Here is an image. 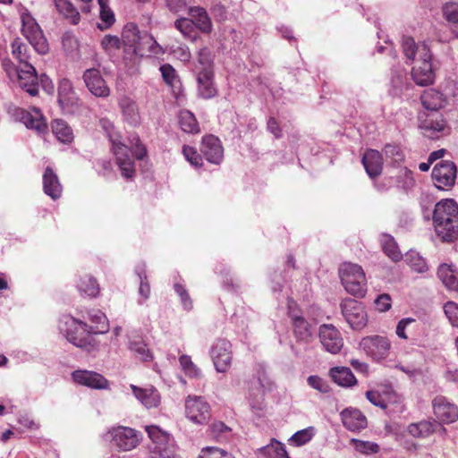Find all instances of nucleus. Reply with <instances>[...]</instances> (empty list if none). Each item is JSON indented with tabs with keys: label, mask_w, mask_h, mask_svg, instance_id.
I'll return each instance as SVG.
<instances>
[{
	"label": "nucleus",
	"mask_w": 458,
	"mask_h": 458,
	"mask_svg": "<svg viewBox=\"0 0 458 458\" xmlns=\"http://www.w3.org/2000/svg\"><path fill=\"white\" fill-rule=\"evenodd\" d=\"M179 362L187 376L196 378L201 376L200 369L192 362L189 355H182L179 358Z\"/></svg>",
	"instance_id": "nucleus-48"
},
{
	"label": "nucleus",
	"mask_w": 458,
	"mask_h": 458,
	"mask_svg": "<svg viewBox=\"0 0 458 458\" xmlns=\"http://www.w3.org/2000/svg\"><path fill=\"white\" fill-rule=\"evenodd\" d=\"M72 380L92 389H108L109 381L101 374L86 369H78L72 373Z\"/></svg>",
	"instance_id": "nucleus-19"
},
{
	"label": "nucleus",
	"mask_w": 458,
	"mask_h": 458,
	"mask_svg": "<svg viewBox=\"0 0 458 458\" xmlns=\"http://www.w3.org/2000/svg\"><path fill=\"white\" fill-rule=\"evenodd\" d=\"M444 312L450 323L458 327V304L454 301H447L444 306Z\"/></svg>",
	"instance_id": "nucleus-59"
},
{
	"label": "nucleus",
	"mask_w": 458,
	"mask_h": 458,
	"mask_svg": "<svg viewBox=\"0 0 458 458\" xmlns=\"http://www.w3.org/2000/svg\"><path fill=\"white\" fill-rule=\"evenodd\" d=\"M132 152L138 160H143L147 157V148L138 136H132L131 140Z\"/></svg>",
	"instance_id": "nucleus-63"
},
{
	"label": "nucleus",
	"mask_w": 458,
	"mask_h": 458,
	"mask_svg": "<svg viewBox=\"0 0 458 458\" xmlns=\"http://www.w3.org/2000/svg\"><path fill=\"white\" fill-rule=\"evenodd\" d=\"M339 276L345 291L358 298L367 293V280L363 268L351 262H344L339 268Z\"/></svg>",
	"instance_id": "nucleus-6"
},
{
	"label": "nucleus",
	"mask_w": 458,
	"mask_h": 458,
	"mask_svg": "<svg viewBox=\"0 0 458 458\" xmlns=\"http://www.w3.org/2000/svg\"><path fill=\"white\" fill-rule=\"evenodd\" d=\"M21 120L27 128L35 130L38 134L47 132V123L38 108L32 107L30 111L21 110Z\"/></svg>",
	"instance_id": "nucleus-23"
},
{
	"label": "nucleus",
	"mask_w": 458,
	"mask_h": 458,
	"mask_svg": "<svg viewBox=\"0 0 458 458\" xmlns=\"http://www.w3.org/2000/svg\"><path fill=\"white\" fill-rule=\"evenodd\" d=\"M101 47L106 51L120 49L123 47L122 38L117 36L106 35L101 40Z\"/></svg>",
	"instance_id": "nucleus-62"
},
{
	"label": "nucleus",
	"mask_w": 458,
	"mask_h": 458,
	"mask_svg": "<svg viewBox=\"0 0 458 458\" xmlns=\"http://www.w3.org/2000/svg\"><path fill=\"white\" fill-rule=\"evenodd\" d=\"M134 273L140 280L139 294L140 299L138 301L139 304H143L150 296V285L147 276V266L145 262H140L135 266Z\"/></svg>",
	"instance_id": "nucleus-31"
},
{
	"label": "nucleus",
	"mask_w": 458,
	"mask_h": 458,
	"mask_svg": "<svg viewBox=\"0 0 458 458\" xmlns=\"http://www.w3.org/2000/svg\"><path fill=\"white\" fill-rule=\"evenodd\" d=\"M437 277L448 291L458 292V269L454 265L440 264Z\"/></svg>",
	"instance_id": "nucleus-25"
},
{
	"label": "nucleus",
	"mask_w": 458,
	"mask_h": 458,
	"mask_svg": "<svg viewBox=\"0 0 458 458\" xmlns=\"http://www.w3.org/2000/svg\"><path fill=\"white\" fill-rule=\"evenodd\" d=\"M365 172H381L383 168L382 154L376 149H368L361 159Z\"/></svg>",
	"instance_id": "nucleus-33"
},
{
	"label": "nucleus",
	"mask_w": 458,
	"mask_h": 458,
	"mask_svg": "<svg viewBox=\"0 0 458 458\" xmlns=\"http://www.w3.org/2000/svg\"><path fill=\"white\" fill-rule=\"evenodd\" d=\"M30 47L20 38H15L12 43V53L13 56L20 62V65L30 63Z\"/></svg>",
	"instance_id": "nucleus-45"
},
{
	"label": "nucleus",
	"mask_w": 458,
	"mask_h": 458,
	"mask_svg": "<svg viewBox=\"0 0 458 458\" xmlns=\"http://www.w3.org/2000/svg\"><path fill=\"white\" fill-rule=\"evenodd\" d=\"M134 396L148 409L157 407L160 403L158 391L151 386L141 388L134 385L131 386Z\"/></svg>",
	"instance_id": "nucleus-26"
},
{
	"label": "nucleus",
	"mask_w": 458,
	"mask_h": 458,
	"mask_svg": "<svg viewBox=\"0 0 458 458\" xmlns=\"http://www.w3.org/2000/svg\"><path fill=\"white\" fill-rule=\"evenodd\" d=\"M118 105L125 121L133 125L140 123V116L139 108L132 98L123 96L119 99Z\"/></svg>",
	"instance_id": "nucleus-28"
},
{
	"label": "nucleus",
	"mask_w": 458,
	"mask_h": 458,
	"mask_svg": "<svg viewBox=\"0 0 458 458\" xmlns=\"http://www.w3.org/2000/svg\"><path fill=\"white\" fill-rule=\"evenodd\" d=\"M76 287L81 295L96 297L99 293L97 280L89 275H85L77 281Z\"/></svg>",
	"instance_id": "nucleus-36"
},
{
	"label": "nucleus",
	"mask_w": 458,
	"mask_h": 458,
	"mask_svg": "<svg viewBox=\"0 0 458 458\" xmlns=\"http://www.w3.org/2000/svg\"><path fill=\"white\" fill-rule=\"evenodd\" d=\"M100 7L99 18L101 23L98 24L100 30L109 29L115 21L114 12L108 6V0H98Z\"/></svg>",
	"instance_id": "nucleus-41"
},
{
	"label": "nucleus",
	"mask_w": 458,
	"mask_h": 458,
	"mask_svg": "<svg viewBox=\"0 0 458 458\" xmlns=\"http://www.w3.org/2000/svg\"><path fill=\"white\" fill-rule=\"evenodd\" d=\"M199 150L206 160L214 165L224 161V147L220 139L213 134L202 137Z\"/></svg>",
	"instance_id": "nucleus-16"
},
{
	"label": "nucleus",
	"mask_w": 458,
	"mask_h": 458,
	"mask_svg": "<svg viewBox=\"0 0 458 458\" xmlns=\"http://www.w3.org/2000/svg\"><path fill=\"white\" fill-rule=\"evenodd\" d=\"M432 221L437 235L445 242L458 239V204L445 199L435 205Z\"/></svg>",
	"instance_id": "nucleus-3"
},
{
	"label": "nucleus",
	"mask_w": 458,
	"mask_h": 458,
	"mask_svg": "<svg viewBox=\"0 0 458 458\" xmlns=\"http://www.w3.org/2000/svg\"><path fill=\"white\" fill-rule=\"evenodd\" d=\"M174 27L186 37L191 36L194 32V23L191 19L179 18L174 21Z\"/></svg>",
	"instance_id": "nucleus-56"
},
{
	"label": "nucleus",
	"mask_w": 458,
	"mask_h": 458,
	"mask_svg": "<svg viewBox=\"0 0 458 458\" xmlns=\"http://www.w3.org/2000/svg\"><path fill=\"white\" fill-rule=\"evenodd\" d=\"M257 383L259 384V394L256 396H253L251 393L250 394L249 404L251 411L254 413L259 414L265 408L264 394L267 386L264 383V378H262L260 376L258 377Z\"/></svg>",
	"instance_id": "nucleus-40"
},
{
	"label": "nucleus",
	"mask_w": 458,
	"mask_h": 458,
	"mask_svg": "<svg viewBox=\"0 0 458 458\" xmlns=\"http://www.w3.org/2000/svg\"><path fill=\"white\" fill-rule=\"evenodd\" d=\"M420 431L422 434V437H426L431 433L435 432L438 427H440V423L436 420H422L419 422Z\"/></svg>",
	"instance_id": "nucleus-64"
},
{
	"label": "nucleus",
	"mask_w": 458,
	"mask_h": 458,
	"mask_svg": "<svg viewBox=\"0 0 458 458\" xmlns=\"http://www.w3.org/2000/svg\"><path fill=\"white\" fill-rule=\"evenodd\" d=\"M189 14L191 16L194 27L202 33L209 34L212 31V21L206 9L200 6H192L189 8Z\"/></svg>",
	"instance_id": "nucleus-27"
},
{
	"label": "nucleus",
	"mask_w": 458,
	"mask_h": 458,
	"mask_svg": "<svg viewBox=\"0 0 458 458\" xmlns=\"http://www.w3.org/2000/svg\"><path fill=\"white\" fill-rule=\"evenodd\" d=\"M130 349L133 352L137 353L140 358L144 361L152 360V354L149 352L147 344L143 342H132L130 344Z\"/></svg>",
	"instance_id": "nucleus-55"
},
{
	"label": "nucleus",
	"mask_w": 458,
	"mask_h": 458,
	"mask_svg": "<svg viewBox=\"0 0 458 458\" xmlns=\"http://www.w3.org/2000/svg\"><path fill=\"white\" fill-rule=\"evenodd\" d=\"M210 356L217 372H226L232 364V344L226 339H217L212 345Z\"/></svg>",
	"instance_id": "nucleus-13"
},
{
	"label": "nucleus",
	"mask_w": 458,
	"mask_h": 458,
	"mask_svg": "<svg viewBox=\"0 0 458 458\" xmlns=\"http://www.w3.org/2000/svg\"><path fill=\"white\" fill-rule=\"evenodd\" d=\"M361 349L375 360H381L387 357L391 347L387 337L382 335H369L361 339Z\"/></svg>",
	"instance_id": "nucleus-15"
},
{
	"label": "nucleus",
	"mask_w": 458,
	"mask_h": 458,
	"mask_svg": "<svg viewBox=\"0 0 458 458\" xmlns=\"http://www.w3.org/2000/svg\"><path fill=\"white\" fill-rule=\"evenodd\" d=\"M422 106L432 112L425 119H420V127L424 131V134L428 138L435 139L438 137L439 132H444L446 129V122L437 111L443 108L446 104V98L443 93L435 89H428L420 96Z\"/></svg>",
	"instance_id": "nucleus-2"
},
{
	"label": "nucleus",
	"mask_w": 458,
	"mask_h": 458,
	"mask_svg": "<svg viewBox=\"0 0 458 458\" xmlns=\"http://www.w3.org/2000/svg\"><path fill=\"white\" fill-rule=\"evenodd\" d=\"M55 7L60 14L70 20L72 24H78L81 19L78 10L69 0H54Z\"/></svg>",
	"instance_id": "nucleus-37"
},
{
	"label": "nucleus",
	"mask_w": 458,
	"mask_h": 458,
	"mask_svg": "<svg viewBox=\"0 0 458 458\" xmlns=\"http://www.w3.org/2000/svg\"><path fill=\"white\" fill-rule=\"evenodd\" d=\"M319 339L325 350L333 354L338 353L344 346L341 334L333 325L320 326Z\"/></svg>",
	"instance_id": "nucleus-20"
},
{
	"label": "nucleus",
	"mask_w": 458,
	"mask_h": 458,
	"mask_svg": "<svg viewBox=\"0 0 458 458\" xmlns=\"http://www.w3.org/2000/svg\"><path fill=\"white\" fill-rule=\"evenodd\" d=\"M405 261L414 271L418 273H424L428 269L425 259L421 257L417 251H408L405 254Z\"/></svg>",
	"instance_id": "nucleus-43"
},
{
	"label": "nucleus",
	"mask_w": 458,
	"mask_h": 458,
	"mask_svg": "<svg viewBox=\"0 0 458 458\" xmlns=\"http://www.w3.org/2000/svg\"><path fill=\"white\" fill-rule=\"evenodd\" d=\"M345 321L353 330H360L367 325V314L361 302L347 298L340 303Z\"/></svg>",
	"instance_id": "nucleus-11"
},
{
	"label": "nucleus",
	"mask_w": 458,
	"mask_h": 458,
	"mask_svg": "<svg viewBox=\"0 0 458 458\" xmlns=\"http://www.w3.org/2000/svg\"><path fill=\"white\" fill-rule=\"evenodd\" d=\"M307 381L310 386L319 391L322 394H327L330 391L329 385L318 376H310Z\"/></svg>",
	"instance_id": "nucleus-61"
},
{
	"label": "nucleus",
	"mask_w": 458,
	"mask_h": 458,
	"mask_svg": "<svg viewBox=\"0 0 458 458\" xmlns=\"http://www.w3.org/2000/svg\"><path fill=\"white\" fill-rule=\"evenodd\" d=\"M43 190L52 199L61 197L63 186L56 174H43Z\"/></svg>",
	"instance_id": "nucleus-32"
},
{
	"label": "nucleus",
	"mask_w": 458,
	"mask_h": 458,
	"mask_svg": "<svg viewBox=\"0 0 458 458\" xmlns=\"http://www.w3.org/2000/svg\"><path fill=\"white\" fill-rule=\"evenodd\" d=\"M57 92V101L63 110L69 111L70 108L77 105L78 97L70 80L66 78L62 79L59 81Z\"/></svg>",
	"instance_id": "nucleus-24"
},
{
	"label": "nucleus",
	"mask_w": 458,
	"mask_h": 458,
	"mask_svg": "<svg viewBox=\"0 0 458 458\" xmlns=\"http://www.w3.org/2000/svg\"><path fill=\"white\" fill-rule=\"evenodd\" d=\"M402 48L404 55L412 61H416L411 70V76L416 84L427 86L432 84L435 80V72L432 68V55L427 44H416L411 37L404 36L402 38Z\"/></svg>",
	"instance_id": "nucleus-1"
},
{
	"label": "nucleus",
	"mask_w": 458,
	"mask_h": 458,
	"mask_svg": "<svg viewBox=\"0 0 458 458\" xmlns=\"http://www.w3.org/2000/svg\"><path fill=\"white\" fill-rule=\"evenodd\" d=\"M145 429L153 442L150 458H175L177 447L171 434L156 425L147 426Z\"/></svg>",
	"instance_id": "nucleus-8"
},
{
	"label": "nucleus",
	"mask_w": 458,
	"mask_h": 458,
	"mask_svg": "<svg viewBox=\"0 0 458 458\" xmlns=\"http://www.w3.org/2000/svg\"><path fill=\"white\" fill-rule=\"evenodd\" d=\"M394 184H396L398 188L407 191L415 185V179L412 174H400L394 178Z\"/></svg>",
	"instance_id": "nucleus-60"
},
{
	"label": "nucleus",
	"mask_w": 458,
	"mask_h": 458,
	"mask_svg": "<svg viewBox=\"0 0 458 458\" xmlns=\"http://www.w3.org/2000/svg\"><path fill=\"white\" fill-rule=\"evenodd\" d=\"M100 127L106 132L112 145V151L115 157L116 164L121 172H134L132 165L133 160L129 153L128 147L122 143L120 136L113 133L114 124L106 119L101 118L99 120Z\"/></svg>",
	"instance_id": "nucleus-9"
},
{
	"label": "nucleus",
	"mask_w": 458,
	"mask_h": 458,
	"mask_svg": "<svg viewBox=\"0 0 458 458\" xmlns=\"http://www.w3.org/2000/svg\"><path fill=\"white\" fill-rule=\"evenodd\" d=\"M58 328L66 340L78 348L89 352L98 346L93 335V327L70 315H64L60 318Z\"/></svg>",
	"instance_id": "nucleus-4"
},
{
	"label": "nucleus",
	"mask_w": 458,
	"mask_h": 458,
	"mask_svg": "<svg viewBox=\"0 0 458 458\" xmlns=\"http://www.w3.org/2000/svg\"><path fill=\"white\" fill-rule=\"evenodd\" d=\"M199 458H234V456L225 449L207 446L202 448Z\"/></svg>",
	"instance_id": "nucleus-49"
},
{
	"label": "nucleus",
	"mask_w": 458,
	"mask_h": 458,
	"mask_svg": "<svg viewBox=\"0 0 458 458\" xmlns=\"http://www.w3.org/2000/svg\"><path fill=\"white\" fill-rule=\"evenodd\" d=\"M21 33L36 52L44 55L48 51V44L36 20L28 13L21 14Z\"/></svg>",
	"instance_id": "nucleus-10"
},
{
	"label": "nucleus",
	"mask_w": 458,
	"mask_h": 458,
	"mask_svg": "<svg viewBox=\"0 0 458 458\" xmlns=\"http://www.w3.org/2000/svg\"><path fill=\"white\" fill-rule=\"evenodd\" d=\"M214 72H205L197 76L199 83V92L204 98H211L216 94V89L213 83Z\"/></svg>",
	"instance_id": "nucleus-34"
},
{
	"label": "nucleus",
	"mask_w": 458,
	"mask_h": 458,
	"mask_svg": "<svg viewBox=\"0 0 458 458\" xmlns=\"http://www.w3.org/2000/svg\"><path fill=\"white\" fill-rule=\"evenodd\" d=\"M174 288L181 299L183 309L188 311L191 310L192 309V301L185 287L181 284H174Z\"/></svg>",
	"instance_id": "nucleus-58"
},
{
	"label": "nucleus",
	"mask_w": 458,
	"mask_h": 458,
	"mask_svg": "<svg viewBox=\"0 0 458 458\" xmlns=\"http://www.w3.org/2000/svg\"><path fill=\"white\" fill-rule=\"evenodd\" d=\"M160 72L164 81L173 87L175 81L177 80V74L175 69L169 64H165L160 66Z\"/></svg>",
	"instance_id": "nucleus-57"
},
{
	"label": "nucleus",
	"mask_w": 458,
	"mask_h": 458,
	"mask_svg": "<svg viewBox=\"0 0 458 458\" xmlns=\"http://www.w3.org/2000/svg\"><path fill=\"white\" fill-rule=\"evenodd\" d=\"M332 380L340 386L350 387L357 384V379L347 367H334L329 370Z\"/></svg>",
	"instance_id": "nucleus-29"
},
{
	"label": "nucleus",
	"mask_w": 458,
	"mask_h": 458,
	"mask_svg": "<svg viewBox=\"0 0 458 458\" xmlns=\"http://www.w3.org/2000/svg\"><path fill=\"white\" fill-rule=\"evenodd\" d=\"M179 125L182 131L191 134L200 132L199 124L195 115L189 110H182L178 115Z\"/></svg>",
	"instance_id": "nucleus-35"
},
{
	"label": "nucleus",
	"mask_w": 458,
	"mask_h": 458,
	"mask_svg": "<svg viewBox=\"0 0 458 458\" xmlns=\"http://www.w3.org/2000/svg\"><path fill=\"white\" fill-rule=\"evenodd\" d=\"M287 310L294 337L297 341H308L311 336V326L303 317L302 311L293 299L288 300Z\"/></svg>",
	"instance_id": "nucleus-12"
},
{
	"label": "nucleus",
	"mask_w": 458,
	"mask_h": 458,
	"mask_svg": "<svg viewBox=\"0 0 458 458\" xmlns=\"http://www.w3.org/2000/svg\"><path fill=\"white\" fill-rule=\"evenodd\" d=\"M432 406L434 414L440 423L450 424L458 420V408L448 402L446 397L436 396L432 401Z\"/></svg>",
	"instance_id": "nucleus-18"
},
{
	"label": "nucleus",
	"mask_w": 458,
	"mask_h": 458,
	"mask_svg": "<svg viewBox=\"0 0 458 458\" xmlns=\"http://www.w3.org/2000/svg\"><path fill=\"white\" fill-rule=\"evenodd\" d=\"M182 154L186 160L195 168H198L202 165V157L198 153L195 148L184 145L182 147Z\"/></svg>",
	"instance_id": "nucleus-51"
},
{
	"label": "nucleus",
	"mask_w": 458,
	"mask_h": 458,
	"mask_svg": "<svg viewBox=\"0 0 458 458\" xmlns=\"http://www.w3.org/2000/svg\"><path fill=\"white\" fill-rule=\"evenodd\" d=\"M83 80L86 87L94 96L107 98L110 95V89L98 69L86 70Z\"/></svg>",
	"instance_id": "nucleus-21"
},
{
	"label": "nucleus",
	"mask_w": 458,
	"mask_h": 458,
	"mask_svg": "<svg viewBox=\"0 0 458 458\" xmlns=\"http://www.w3.org/2000/svg\"><path fill=\"white\" fill-rule=\"evenodd\" d=\"M386 157L391 159L393 167L397 168L404 159V155L401 148L394 144H386L384 148Z\"/></svg>",
	"instance_id": "nucleus-47"
},
{
	"label": "nucleus",
	"mask_w": 458,
	"mask_h": 458,
	"mask_svg": "<svg viewBox=\"0 0 458 458\" xmlns=\"http://www.w3.org/2000/svg\"><path fill=\"white\" fill-rule=\"evenodd\" d=\"M457 174H431V181L438 190L451 189L454 183Z\"/></svg>",
	"instance_id": "nucleus-44"
},
{
	"label": "nucleus",
	"mask_w": 458,
	"mask_h": 458,
	"mask_svg": "<svg viewBox=\"0 0 458 458\" xmlns=\"http://www.w3.org/2000/svg\"><path fill=\"white\" fill-rule=\"evenodd\" d=\"M352 442L353 443L355 449L362 454H376L379 450V446L376 443L355 438H352Z\"/></svg>",
	"instance_id": "nucleus-54"
},
{
	"label": "nucleus",
	"mask_w": 458,
	"mask_h": 458,
	"mask_svg": "<svg viewBox=\"0 0 458 458\" xmlns=\"http://www.w3.org/2000/svg\"><path fill=\"white\" fill-rule=\"evenodd\" d=\"M344 427L352 432H359L368 426L366 416L357 408L347 407L340 412Z\"/></svg>",
	"instance_id": "nucleus-22"
},
{
	"label": "nucleus",
	"mask_w": 458,
	"mask_h": 458,
	"mask_svg": "<svg viewBox=\"0 0 458 458\" xmlns=\"http://www.w3.org/2000/svg\"><path fill=\"white\" fill-rule=\"evenodd\" d=\"M317 429L310 426L304 429L296 431L289 439L290 445L300 447L308 444L316 435Z\"/></svg>",
	"instance_id": "nucleus-42"
},
{
	"label": "nucleus",
	"mask_w": 458,
	"mask_h": 458,
	"mask_svg": "<svg viewBox=\"0 0 458 458\" xmlns=\"http://www.w3.org/2000/svg\"><path fill=\"white\" fill-rule=\"evenodd\" d=\"M186 417L195 424H207L210 419V406L201 396H189L185 402Z\"/></svg>",
	"instance_id": "nucleus-14"
},
{
	"label": "nucleus",
	"mask_w": 458,
	"mask_h": 458,
	"mask_svg": "<svg viewBox=\"0 0 458 458\" xmlns=\"http://www.w3.org/2000/svg\"><path fill=\"white\" fill-rule=\"evenodd\" d=\"M266 454L272 456L274 454L275 458H290L288 453L286 451L285 445L281 442L275 441L270 445H267L261 449Z\"/></svg>",
	"instance_id": "nucleus-50"
},
{
	"label": "nucleus",
	"mask_w": 458,
	"mask_h": 458,
	"mask_svg": "<svg viewBox=\"0 0 458 458\" xmlns=\"http://www.w3.org/2000/svg\"><path fill=\"white\" fill-rule=\"evenodd\" d=\"M90 320L98 325L96 328L93 327V335L104 334L108 331L107 318L101 311H97L91 315Z\"/></svg>",
	"instance_id": "nucleus-53"
},
{
	"label": "nucleus",
	"mask_w": 458,
	"mask_h": 458,
	"mask_svg": "<svg viewBox=\"0 0 458 458\" xmlns=\"http://www.w3.org/2000/svg\"><path fill=\"white\" fill-rule=\"evenodd\" d=\"M103 437L118 452H129L140 445L142 434L130 427L116 426L109 428Z\"/></svg>",
	"instance_id": "nucleus-7"
},
{
	"label": "nucleus",
	"mask_w": 458,
	"mask_h": 458,
	"mask_svg": "<svg viewBox=\"0 0 458 458\" xmlns=\"http://www.w3.org/2000/svg\"><path fill=\"white\" fill-rule=\"evenodd\" d=\"M196 71L198 74L214 72L213 55L209 48L203 47L199 51Z\"/></svg>",
	"instance_id": "nucleus-39"
},
{
	"label": "nucleus",
	"mask_w": 458,
	"mask_h": 458,
	"mask_svg": "<svg viewBox=\"0 0 458 458\" xmlns=\"http://www.w3.org/2000/svg\"><path fill=\"white\" fill-rule=\"evenodd\" d=\"M375 188L383 191L394 185V177L387 176V174H368Z\"/></svg>",
	"instance_id": "nucleus-46"
},
{
	"label": "nucleus",
	"mask_w": 458,
	"mask_h": 458,
	"mask_svg": "<svg viewBox=\"0 0 458 458\" xmlns=\"http://www.w3.org/2000/svg\"><path fill=\"white\" fill-rule=\"evenodd\" d=\"M142 32L139 30L137 24L133 22L126 23L123 29L121 38L124 51L141 57L163 53L160 45L147 31H143V37L141 38L143 45L141 47H135V40L140 38Z\"/></svg>",
	"instance_id": "nucleus-5"
},
{
	"label": "nucleus",
	"mask_w": 458,
	"mask_h": 458,
	"mask_svg": "<svg viewBox=\"0 0 458 458\" xmlns=\"http://www.w3.org/2000/svg\"><path fill=\"white\" fill-rule=\"evenodd\" d=\"M51 129L56 140L64 144H70L73 141L74 135L71 126L62 119H55L51 123Z\"/></svg>",
	"instance_id": "nucleus-30"
},
{
	"label": "nucleus",
	"mask_w": 458,
	"mask_h": 458,
	"mask_svg": "<svg viewBox=\"0 0 458 458\" xmlns=\"http://www.w3.org/2000/svg\"><path fill=\"white\" fill-rule=\"evenodd\" d=\"M16 75L21 89L32 97L38 94V76L35 67L30 63L19 65L16 69Z\"/></svg>",
	"instance_id": "nucleus-17"
},
{
	"label": "nucleus",
	"mask_w": 458,
	"mask_h": 458,
	"mask_svg": "<svg viewBox=\"0 0 458 458\" xmlns=\"http://www.w3.org/2000/svg\"><path fill=\"white\" fill-rule=\"evenodd\" d=\"M381 244L386 255L389 257L393 261L397 262L402 259L403 255L392 235L388 233H382Z\"/></svg>",
	"instance_id": "nucleus-38"
},
{
	"label": "nucleus",
	"mask_w": 458,
	"mask_h": 458,
	"mask_svg": "<svg viewBox=\"0 0 458 458\" xmlns=\"http://www.w3.org/2000/svg\"><path fill=\"white\" fill-rule=\"evenodd\" d=\"M442 13L445 19L454 24H458V4L455 2H448L442 7Z\"/></svg>",
	"instance_id": "nucleus-52"
}]
</instances>
